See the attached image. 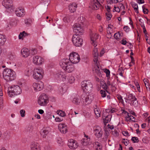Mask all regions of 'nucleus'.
<instances>
[{"mask_svg":"<svg viewBox=\"0 0 150 150\" xmlns=\"http://www.w3.org/2000/svg\"><path fill=\"white\" fill-rule=\"evenodd\" d=\"M72 63L69 62L67 59H62L60 62L59 64L61 67L65 71L68 73L73 71L74 68Z\"/></svg>","mask_w":150,"mask_h":150,"instance_id":"f257e3e1","label":"nucleus"},{"mask_svg":"<svg viewBox=\"0 0 150 150\" xmlns=\"http://www.w3.org/2000/svg\"><path fill=\"white\" fill-rule=\"evenodd\" d=\"M3 77L6 81H11L16 79L15 72L12 70L5 69L3 73Z\"/></svg>","mask_w":150,"mask_h":150,"instance_id":"f03ea898","label":"nucleus"},{"mask_svg":"<svg viewBox=\"0 0 150 150\" xmlns=\"http://www.w3.org/2000/svg\"><path fill=\"white\" fill-rule=\"evenodd\" d=\"M8 94L11 97H14L15 96L20 94L22 92V90L18 85H13L8 88Z\"/></svg>","mask_w":150,"mask_h":150,"instance_id":"7ed1b4c3","label":"nucleus"},{"mask_svg":"<svg viewBox=\"0 0 150 150\" xmlns=\"http://www.w3.org/2000/svg\"><path fill=\"white\" fill-rule=\"evenodd\" d=\"M44 72L41 68L35 69L34 70L33 76V78L37 80H40L43 77Z\"/></svg>","mask_w":150,"mask_h":150,"instance_id":"20e7f679","label":"nucleus"},{"mask_svg":"<svg viewBox=\"0 0 150 150\" xmlns=\"http://www.w3.org/2000/svg\"><path fill=\"white\" fill-rule=\"evenodd\" d=\"M48 99L47 95L43 93L39 97L38 103L40 106H45L48 103Z\"/></svg>","mask_w":150,"mask_h":150,"instance_id":"39448f33","label":"nucleus"},{"mask_svg":"<svg viewBox=\"0 0 150 150\" xmlns=\"http://www.w3.org/2000/svg\"><path fill=\"white\" fill-rule=\"evenodd\" d=\"M92 87V84L90 81H83L81 82V87L84 92H88Z\"/></svg>","mask_w":150,"mask_h":150,"instance_id":"423d86ee","label":"nucleus"},{"mask_svg":"<svg viewBox=\"0 0 150 150\" xmlns=\"http://www.w3.org/2000/svg\"><path fill=\"white\" fill-rule=\"evenodd\" d=\"M80 59V58L78 54L74 52L70 54L68 59L69 60L70 62L73 64H76L79 62Z\"/></svg>","mask_w":150,"mask_h":150,"instance_id":"0eeeda50","label":"nucleus"},{"mask_svg":"<svg viewBox=\"0 0 150 150\" xmlns=\"http://www.w3.org/2000/svg\"><path fill=\"white\" fill-rule=\"evenodd\" d=\"M73 44L76 46L80 47L83 44V40L79 36L76 34L74 35L72 38Z\"/></svg>","mask_w":150,"mask_h":150,"instance_id":"6e6552de","label":"nucleus"},{"mask_svg":"<svg viewBox=\"0 0 150 150\" xmlns=\"http://www.w3.org/2000/svg\"><path fill=\"white\" fill-rule=\"evenodd\" d=\"M90 94H87L86 93L83 94L81 96L83 103L86 105L90 104L92 101Z\"/></svg>","mask_w":150,"mask_h":150,"instance_id":"1a4fd4ad","label":"nucleus"},{"mask_svg":"<svg viewBox=\"0 0 150 150\" xmlns=\"http://www.w3.org/2000/svg\"><path fill=\"white\" fill-rule=\"evenodd\" d=\"M33 86L34 90L36 91H39L43 89L44 85L42 82L39 81L38 83H34Z\"/></svg>","mask_w":150,"mask_h":150,"instance_id":"9d476101","label":"nucleus"},{"mask_svg":"<svg viewBox=\"0 0 150 150\" xmlns=\"http://www.w3.org/2000/svg\"><path fill=\"white\" fill-rule=\"evenodd\" d=\"M100 4L98 0H91L89 7L92 9L96 10L98 9Z\"/></svg>","mask_w":150,"mask_h":150,"instance_id":"9b49d317","label":"nucleus"},{"mask_svg":"<svg viewBox=\"0 0 150 150\" xmlns=\"http://www.w3.org/2000/svg\"><path fill=\"white\" fill-rule=\"evenodd\" d=\"M73 31L76 33L79 34L82 33L83 30L81 26V24L79 23H75L73 26Z\"/></svg>","mask_w":150,"mask_h":150,"instance_id":"f8f14e48","label":"nucleus"},{"mask_svg":"<svg viewBox=\"0 0 150 150\" xmlns=\"http://www.w3.org/2000/svg\"><path fill=\"white\" fill-rule=\"evenodd\" d=\"M68 145L71 149H75L78 146V144L75 140L70 139L68 140Z\"/></svg>","mask_w":150,"mask_h":150,"instance_id":"ddd939ff","label":"nucleus"},{"mask_svg":"<svg viewBox=\"0 0 150 150\" xmlns=\"http://www.w3.org/2000/svg\"><path fill=\"white\" fill-rule=\"evenodd\" d=\"M33 61L35 64L40 65L42 64L43 62V59L40 56H35L33 57Z\"/></svg>","mask_w":150,"mask_h":150,"instance_id":"4468645a","label":"nucleus"},{"mask_svg":"<svg viewBox=\"0 0 150 150\" xmlns=\"http://www.w3.org/2000/svg\"><path fill=\"white\" fill-rule=\"evenodd\" d=\"M2 4L6 8H10L13 6V1L11 0H4Z\"/></svg>","mask_w":150,"mask_h":150,"instance_id":"2eb2a0df","label":"nucleus"},{"mask_svg":"<svg viewBox=\"0 0 150 150\" xmlns=\"http://www.w3.org/2000/svg\"><path fill=\"white\" fill-rule=\"evenodd\" d=\"M15 12L16 16L19 17L23 16L25 14L24 9L21 8H19L16 9Z\"/></svg>","mask_w":150,"mask_h":150,"instance_id":"dca6fc26","label":"nucleus"},{"mask_svg":"<svg viewBox=\"0 0 150 150\" xmlns=\"http://www.w3.org/2000/svg\"><path fill=\"white\" fill-rule=\"evenodd\" d=\"M94 131V134L97 137L99 138L102 137L103 134V132L100 127H96V129Z\"/></svg>","mask_w":150,"mask_h":150,"instance_id":"f3484780","label":"nucleus"},{"mask_svg":"<svg viewBox=\"0 0 150 150\" xmlns=\"http://www.w3.org/2000/svg\"><path fill=\"white\" fill-rule=\"evenodd\" d=\"M58 128L60 132L63 134H65L67 132L66 125L64 124H60L58 125Z\"/></svg>","mask_w":150,"mask_h":150,"instance_id":"a211bd4d","label":"nucleus"},{"mask_svg":"<svg viewBox=\"0 0 150 150\" xmlns=\"http://www.w3.org/2000/svg\"><path fill=\"white\" fill-rule=\"evenodd\" d=\"M99 37V35L96 33L94 34H93L91 36V43L92 45L95 47L97 45L96 41L98 38Z\"/></svg>","mask_w":150,"mask_h":150,"instance_id":"6ab92c4d","label":"nucleus"},{"mask_svg":"<svg viewBox=\"0 0 150 150\" xmlns=\"http://www.w3.org/2000/svg\"><path fill=\"white\" fill-rule=\"evenodd\" d=\"M66 72L62 71H59L55 75V77L58 79H65L66 76L65 75Z\"/></svg>","mask_w":150,"mask_h":150,"instance_id":"aec40b11","label":"nucleus"},{"mask_svg":"<svg viewBox=\"0 0 150 150\" xmlns=\"http://www.w3.org/2000/svg\"><path fill=\"white\" fill-rule=\"evenodd\" d=\"M95 62V69L96 73H97V74L98 76L100 77H101L102 76L101 73L102 72V70L101 69L100 67H99L98 66L97 62Z\"/></svg>","mask_w":150,"mask_h":150,"instance_id":"412c9836","label":"nucleus"},{"mask_svg":"<svg viewBox=\"0 0 150 150\" xmlns=\"http://www.w3.org/2000/svg\"><path fill=\"white\" fill-rule=\"evenodd\" d=\"M21 53L23 57H27L30 54V51L27 48H24L21 50Z\"/></svg>","mask_w":150,"mask_h":150,"instance_id":"4be33fe9","label":"nucleus"},{"mask_svg":"<svg viewBox=\"0 0 150 150\" xmlns=\"http://www.w3.org/2000/svg\"><path fill=\"white\" fill-rule=\"evenodd\" d=\"M93 54L94 57L93 61L94 62H97L98 58V53L97 48H95L93 51Z\"/></svg>","mask_w":150,"mask_h":150,"instance_id":"5701e85b","label":"nucleus"},{"mask_svg":"<svg viewBox=\"0 0 150 150\" xmlns=\"http://www.w3.org/2000/svg\"><path fill=\"white\" fill-rule=\"evenodd\" d=\"M72 102L74 104L78 105H80L82 103L81 99L79 96L75 97Z\"/></svg>","mask_w":150,"mask_h":150,"instance_id":"b1692460","label":"nucleus"},{"mask_svg":"<svg viewBox=\"0 0 150 150\" xmlns=\"http://www.w3.org/2000/svg\"><path fill=\"white\" fill-rule=\"evenodd\" d=\"M104 114L103 115V122L105 125L109 122L110 120L111 116V115H107L106 117L104 116Z\"/></svg>","mask_w":150,"mask_h":150,"instance_id":"393cba45","label":"nucleus"},{"mask_svg":"<svg viewBox=\"0 0 150 150\" xmlns=\"http://www.w3.org/2000/svg\"><path fill=\"white\" fill-rule=\"evenodd\" d=\"M77 7V6L75 3H73L70 5L69 6V9L71 13H73L76 10Z\"/></svg>","mask_w":150,"mask_h":150,"instance_id":"a878e982","label":"nucleus"},{"mask_svg":"<svg viewBox=\"0 0 150 150\" xmlns=\"http://www.w3.org/2000/svg\"><path fill=\"white\" fill-rule=\"evenodd\" d=\"M31 150H40L39 145L37 143H32L30 145Z\"/></svg>","mask_w":150,"mask_h":150,"instance_id":"bb28decb","label":"nucleus"},{"mask_svg":"<svg viewBox=\"0 0 150 150\" xmlns=\"http://www.w3.org/2000/svg\"><path fill=\"white\" fill-rule=\"evenodd\" d=\"M94 147L96 148V150H101L102 146L100 143L96 142L94 143Z\"/></svg>","mask_w":150,"mask_h":150,"instance_id":"cd10ccee","label":"nucleus"},{"mask_svg":"<svg viewBox=\"0 0 150 150\" xmlns=\"http://www.w3.org/2000/svg\"><path fill=\"white\" fill-rule=\"evenodd\" d=\"M73 18V17L71 15H67L64 17L63 20L65 22L69 23L70 22Z\"/></svg>","mask_w":150,"mask_h":150,"instance_id":"c85d7f7f","label":"nucleus"},{"mask_svg":"<svg viewBox=\"0 0 150 150\" xmlns=\"http://www.w3.org/2000/svg\"><path fill=\"white\" fill-rule=\"evenodd\" d=\"M90 140V138H83L81 140V142L83 145L86 146L89 144V142Z\"/></svg>","mask_w":150,"mask_h":150,"instance_id":"c756f323","label":"nucleus"},{"mask_svg":"<svg viewBox=\"0 0 150 150\" xmlns=\"http://www.w3.org/2000/svg\"><path fill=\"white\" fill-rule=\"evenodd\" d=\"M6 40V37L0 34V44L3 45Z\"/></svg>","mask_w":150,"mask_h":150,"instance_id":"7c9ffc66","label":"nucleus"},{"mask_svg":"<svg viewBox=\"0 0 150 150\" xmlns=\"http://www.w3.org/2000/svg\"><path fill=\"white\" fill-rule=\"evenodd\" d=\"M78 20L79 23L82 25H85L86 20L84 17L80 16L78 18Z\"/></svg>","mask_w":150,"mask_h":150,"instance_id":"2f4dec72","label":"nucleus"},{"mask_svg":"<svg viewBox=\"0 0 150 150\" xmlns=\"http://www.w3.org/2000/svg\"><path fill=\"white\" fill-rule=\"evenodd\" d=\"M122 34L120 32L116 33L114 35V37L117 40H119L120 39L121 37H122Z\"/></svg>","mask_w":150,"mask_h":150,"instance_id":"473e14b6","label":"nucleus"},{"mask_svg":"<svg viewBox=\"0 0 150 150\" xmlns=\"http://www.w3.org/2000/svg\"><path fill=\"white\" fill-rule=\"evenodd\" d=\"M132 7L134 8L135 12L138 13H139V11L137 4L133 2L132 3Z\"/></svg>","mask_w":150,"mask_h":150,"instance_id":"72a5a7b5","label":"nucleus"},{"mask_svg":"<svg viewBox=\"0 0 150 150\" xmlns=\"http://www.w3.org/2000/svg\"><path fill=\"white\" fill-rule=\"evenodd\" d=\"M57 114L62 117H64L66 116V113L64 111L62 110H57Z\"/></svg>","mask_w":150,"mask_h":150,"instance_id":"f704fd0d","label":"nucleus"},{"mask_svg":"<svg viewBox=\"0 0 150 150\" xmlns=\"http://www.w3.org/2000/svg\"><path fill=\"white\" fill-rule=\"evenodd\" d=\"M68 80L69 83H72L74 81V78L73 76L71 75L70 76H69L68 78Z\"/></svg>","mask_w":150,"mask_h":150,"instance_id":"c9c22d12","label":"nucleus"},{"mask_svg":"<svg viewBox=\"0 0 150 150\" xmlns=\"http://www.w3.org/2000/svg\"><path fill=\"white\" fill-rule=\"evenodd\" d=\"M135 98L136 97L133 96L132 94H130L128 96L127 98L126 99L132 101V100H133L134 98Z\"/></svg>","mask_w":150,"mask_h":150,"instance_id":"e433bc0d","label":"nucleus"},{"mask_svg":"<svg viewBox=\"0 0 150 150\" xmlns=\"http://www.w3.org/2000/svg\"><path fill=\"white\" fill-rule=\"evenodd\" d=\"M134 99L133 100H132V101H131V103L130 105H131L137 106L138 104V101L136 98Z\"/></svg>","mask_w":150,"mask_h":150,"instance_id":"4c0bfd02","label":"nucleus"},{"mask_svg":"<svg viewBox=\"0 0 150 150\" xmlns=\"http://www.w3.org/2000/svg\"><path fill=\"white\" fill-rule=\"evenodd\" d=\"M25 23L26 25H30L32 22V20L30 19H26L25 20Z\"/></svg>","mask_w":150,"mask_h":150,"instance_id":"58836bf2","label":"nucleus"},{"mask_svg":"<svg viewBox=\"0 0 150 150\" xmlns=\"http://www.w3.org/2000/svg\"><path fill=\"white\" fill-rule=\"evenodd\" d=\"M94 111L97 117H100V111L99 109L96 108L94 109Z\"/></svg>","mask_w":150,"mask_h":150,"instance_id":"ea45409f","label":"nucleus"},{"mask_svg":"<svg viewBox=\"0 0 150 150\" xmlns=\"http://www.w3.org/2000/svg\"><path fill=\"white\" fill-rule=\"evenodd\" d=\"M117 97L119 100L120 102L122 104L124 105V101L122 96L120 95H118L117 96Z\"/></svg>","mask_w":150,"mask_h":150,"instance_id":"a19ab883","label":"nucleus"},{"mask_svg":"<svg viewBox=\"0 0 150 150\" xmlns=\"http://www.w3.org/2000/svg\"><path fill=\"white\" fill-rule=\"evenodd\" d=\"M131 140L134 143H137L139 142V139L137 137H132Z\"/></svg>","mask_w":150,"mask_h":150,"instance_id":"79ce46f5","label":"nucleus"},{"mask_svg":"<svg viewBox=\"0 0 150 150\" xmlns=\"http://www.w3.org/2000/svg\"><path fill=\"white\" fill-rule=\"evenodd\" d=\"M123 71V70L122 69V67H120L119 68L118 71V73H119V74L122 76H123V73L124 72Z\"/></svg>","mask_w":150,"mask_h":150,"instance_id":"37998d69","label":"nucleus"},{"mask_svg":"<svg viewBox=\"0 0 150 150\" xmlns=\"http://www.w3.org/2000/svg\"><path fill=\"white\" fill-rule=\"evenodd\" d=\"M106 18L107 19L110 20L112 17L111 14L110 12H108L106 13Z\"/></svg>","mask_w":150,"mask_h":150,"instance_id":"c03bdc74","label":"nucleus"},{"mask_svg":"<svg viewBox=\"0 0 150 150\" xmlns=\"http://www.w3.org/2000/svg\"><path fill=\"white\" fill-rule=\"evenodd\" d=\"M30 54L32 55H34L36 54L37 53V50L34 49L30 51Z\"/></svg>","mask_w":150,"mask_h":150,"instance_id":"a18cd8bd","label":"nucleus"},{"mask_svg":"<svg viewBox=\"0 0 150 150\" xmlns=\"http://www.w3.org/2000/svg\"><path fill=\"white\" fill-rule=\"evenodd\" d=\"M100 94H101V96L102 97L104 98L106 96V91L101 90L100 91Z\"/></svg>","mask_w":150,"mask_h":150,"instance_id":"49530a36","label":"nucleus"},{"mask_svg":"<svg viewBox=\"0 0 150 150\" xmlns=\"http://www.w3.org/2000/svg\"><path fill=\"white\" fill-rule=\"evenodd\" d=\"M20 113L21 116L22 117H24L25 115V111L24 110H21L20 111Z\"/></svg>","mask_w":150,"mask_h":150,"instance_id":"de8ad7c7","label":"nucleus"},{"mask_svg":"<svg viewBox=\"0 0 150 150\" xmlns=\"http://www.w3.org/2000/svg\"><path fill=\"white\" fill-rule=\"evenodd\" d=\"M104 72L106 74V76L107 77L110 76V72L109 69H105L104 70Z\"/></svg>","mask_w":150,"mask_h":150,"instance_id":"09e8293b","label":"nucleus"},{"mask_svg":"<svg viewBox=\"0 0 150 150\" xmlns=\"http://www.w3.org/2000/svg\"><path fill=\"white\" fill-rule=\"evenodd\" d=\"M48 1V0H43L41 2L42 4H46V6H47L49 4Z\"/></svg>","mask_w":150,"mask_h":150,"instance_id":"8fccbe9b","label":"nucleus"},{"mask_svg":"<svg viewBox=\"0 0 150 150\" xmlns=\"http://www.w3.org/2000/svg\"><path fill=\"white\" fill-rule=\"evenodd\" d=\"M10 134L9 132H6L4 134V137L5 138H8L10 136Z\"/></svg>","mask_w":150,"mask_h":150,"instance_id":"3c124183","label":"nucleus"},{"mask_svg":"<svg viewBox=\"0 0 150 150\" xmlns=\"http://www.w3.org/2000/svg\"><path fill=\"white\" fill-rule=\"evenodd\" d=\"M135 86H136L137 87V90H138L139 92H140L141 91L140 90V87L138 83L137 82H136L135 83Z\"/></svg>","mask_w":150,"mask_h":150,"instance_id":"603ef678","label":"nucleus"},{"mask_svg":"<svg viewBox=\"0 0 150 150\" xmlns=\"http://www.w3.org/2000/svg\"><path fill=\"white\" fill-rule=\"evenodd\" d=\"M25 33V31H24L22 33H21L19 35V39H21L24 36V33Z\"/></svg>","mask_w":150,"mask_h":150,"instance_id":"864d4df0","label":"nucleus"},{"mask_svg":"<svg viewBox=\"0 0 150 150\" xmlns=\"http://www.w3.org/2000/svg\"><path fill=\"white\" fill-rule=\"evenodd\" d=\"M103 88L107 91V89L108 88V86L105 83H104V84L102 85Z\"/></svg>","mask_w":150,"mask_h":150,"instance_id":"5fc2aeb1","label":"nucleus"},{"mask_svg":"<svg viewBox=\"0 0 150 150\" xmlns=\"http://www.w3.org/2000/svg\"><path fill=\"white\" fill-rule=\"evenodd\" d=\"M130 117L129 119L126 120L127 121H132L133 122H135V118L133 116H131V117Z\"/></svg>","mask_w":150,"mask_h":150,"instance_id":"6e6d98bb","label":"nucleus"},{"mask_svg":"<svg viewBox=\"0 0 150 150\" xmlns=\"http://www.w3.org/2000/svg\"><path fill=\"white\" fill-rule=\"evenodd\" d=\"M48 132H49L46 129H43L42 132H41L40 134H41V135H42L43 134H47L48 133Z\"/></svg>","mask_w":150,"mask_h":150,"instance_id":"4d7b16f0","label":"nucleus"},{"mask_svg":"<svg viewBox=\"0 0 150 150\" xmlns=\"http://www.w3.org/2000/svg\"><path fill=\"white\" fill-rule=\"evenodd\" d=\"M143 7V13L145 14H147L148 13V10L147 8H145Z\"/></svg>","mask_w":150,"mask_h":150,"instance_id":"13d9d810","label":"nucleus"},{"mask_svg":"<svg viewBox=\"0 0 150 150\" xmlns=\"http://www.w3.org/2000/svg\"><path fill=\"white\" fill-rule=\"evenodd\" d=\"M114 8L116 12H117L118 13L120 12V9L118 7H116L115 6L114 7Z\"/></svg>","mask_w":150,"mask_h":150,"instance_id":"bf43d9fd","label":"nucleus"},{"mask_svg":"<svg viewBox=\"0 0 150 150\" xmlns=\"http://www.w3.org/2000/svg\"><path fill=\"white\" fill-rule=\"evenodd\" d=\"M120 43L123 45H125L127 43H128V42H127L126 40H125L124 39H123L121 40V42Z\"/></svg>","mask_w":150,"mask_h":150,"instance_id":"052dcab7","label":"nucleus"},{"mask_svg":"<svg viewBox=\"0 0 150 150\" xmlns=\"http://www.w3.org/2000/svg\"><path fill=\"white\" fill-rule=\"evenodd\" d=\"M122 134L123 135L126 136H129V134L127 131H123L122 132Z\"/></svg>","mask_w":150,"mask_h":150,"instance_id":"680f3d73","label":"nucleus"},{"mask_svg":"<svg viewBox=\"0 0 150 150\" xmlns=\"http://www.w3.org/2000/svg\"><path fill=\"white\" fill-rule=\"evenodd\" d=\"M112 134L114 135H115L116 136L118 135V134L116 130H114V131H112Z\"/></svg>","mask_w":150,"mask_h":150,"instance_id":"e2e57ef3","label":"nucleus"},{"mask_svg":"<svg viewBox=\"0 0 150 150\" xmlns=\"http://www.w3.org/2000/svg\"><path fill=\"white\" fill-rule=\"evenodd\" d=\"M62 119H61L59 117H56L55 120L56 122H60L62 120Z\"/></svg>","mask_w":150,"mask_h":150,"instance_id":"0e129e2a","label":"nucleus"},{"mask_svg":"<svg viewBox=\"0 0 150 150\" xmlns=\"http://www.w3.org/2000/svg\"><path fill=\"white\" fill-rule=\"evenodd\" d=\"M106 112H110L111 113H112L113 112V111H112V110H110L109 109H106L105 110Z\"/></svg>","mask_w":150,"mask_h":150,"instance_id":"69168bd1","label":"nucleus"},{"mask_svg":"<svg viewBox=\"0 0 150 150\" xmlns=\"http://www.w3.org/2000/svg\"><path fill=\"white\" fill-rule=\"evenodd\" d=\"M138 3L139 4H143L144 3V0H138Z\"/></svg>","mask_w":150,"mask_h":150,"instance_id":"338daca9","label":"nucleus"},{"mask_svg":"<svg viewBox=\"0 0 150 150\" xmlns=\"http://www.w3.org/2000/svg\"><path fill=\"white\" fill-rule=\"evenodd\" d=\"M143 32L145 34H147L146 33V30L145 28L144 25L143 27Z\"/></svg>","mask_w":150,"mask_h":150,"instance_id":"774afa93","label":"nucleus"}]
</instances>
